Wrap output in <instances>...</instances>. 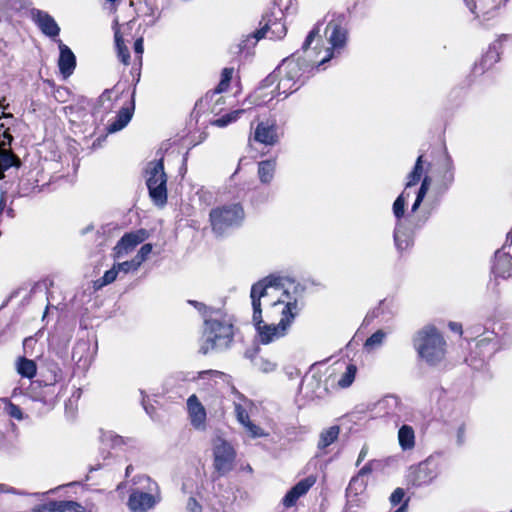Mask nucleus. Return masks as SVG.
Returning <instances> with one entry per match:
<instances>
[{
	"mask_svg": "<svg viewBox=\"0 0 512 512\" xmlns=\"http://www.w3.org/2000/svg\"><path fill=\"white\" fill-rule=\"evenodd\" d=\"M321 25L320 22L315 24L306 36L300 51L282 61L277 67L279 75L291 78L296 84L302 86L311 72L320 66L316 57L318 55V43L322 41L320 36Z\"/></svg>",
	"mask_w": 512,
	"mask_h": 512,
	"instance_id": "nucleus-1",
	"label": "nucleus"
},
{
	"mask_svg": "<svg viewBox=\"0 0 512 512\" xmlns=\"http://www.w3.org/2000/svg\"><path fill=\"white\" fill-rule=\"evenodd\" d=\"M302 309L296 298L291 297L288 291H284L282 297L271 303L267 313H280L278 324H266L264 321L254 325L259 336L260 343L266 345L287 335L292 323Z\"/></svg>",
	"mask_w": 512,
	"mask_h": 512,
	"instance_id": "nucleus-2",
	"label": "nucleus"
},
{
	"mask_svg": "<svg viewBox=\"0 0 512 512\" xmlns=\"http://www.w3.org/2000/svg\"><path fill=\"white\" fill-rule=\"evenodd\" d=\"M127 506L131 512H148L160 501L158 484L147 475H137L132 479Z\"/></svg>",
	"mask_w": 512,
	"mask_h": 512,
	"instance_id": "nucleus-3",
	"label": "nucleus"
},
{
	"mask_svg": "<svg viewBox=\"0 0 512 512\" xmlns=\"http://www.w3.org/2000/svg\"><path fill=\"white\" fill-rule=\"evenodd\" d=\"M234 337V327L230 320L205 319L201 338L200 353L223 351L230 347Z\"/></svg>",
	"mask_w": 512,
	"mask_h": 512,
	"instance_id": "nucleus-4",
	"label": "nucleus"
},
{
	"mask_svg": "<svg viewBox=\"0 0 512 512\" xmlns=\"http://www.w3.org/2000/svg\"><path fill=\"white\" fill-rule=\"evenodd\" d=\"M420 334L418 354L429 365H439L446 355V341L438 330L431 325L425 326Z\"/></svg>",
	"mask_w": 512,
	"mask_h": 512,
	"instance_id": "nucleus-5",
	"label": "nucleus"
},
{
	"mask_svg": "<svg viewBox=\"0 0 512 512\" xmlns=\"http://www.w3.org/2000/svg\"><path fill=\"white\" fill-rule=\"evenodd\" d=\"M146 186L152 202L159 207L167 203V174L163 158L150 161L145 168Z\"/></svg>",
	"mask_w": 512,
	"mask_h": 512,
	"instance_id": "nucleus-6",
	"label": "nucleus"
},
{
	"mask_svg": "<svg viewBox=\"0 0 512 512\" xmlns=\"http://www.w3.org/2000/svg\"><path fill=\"white\" fill-rule=\"evenodd\" d=\"M512 346V327L501 324L498 331H484L477 341L476 347L482 359L491 358L501 350Z\"/></svg>",
	"mask_w": 512,
	"mask_h": 512,
	"instance_id": "nucleus-7",
	"label": "nucleus"
},
{
	"mask_svg": "<svg viewBox=\"0 0 512 512\" xmlns=\"http://www.w3.org/2000/svg\"><path fill=\"white\" fill-rule=\"evenodd\" d=\"M325 34L331 47L325 49V56L319 60L318 65L325 64L334 57L335 52L340 53L345 47L348 39L346 16L333 14L326 26Z\"/></svg>",
	"mask_w": 512,
	"mask_h": 512,
	"instance_id": "nucleus-8",
	"label": "nucleus"
},
{
	"mask_svg": "<svg viewBox=\"0 0 512 512\" xmlns=\"http://www.w3.org/2000/svg\"><path fill=\"white\" fill-rule=\"evenodd\" d=\"M283 17V9L279 4L274 2L273 8L263 14L259 23L260 29L252 33L250 37L255 39V42L262 38H269L271 40L284 38L287 33V27L282 21Z\"/></svg>",
	"mask_w": 512,
	"mask_h": 512,
	"instance_id": "nucleus-9",
	"label": "nucleus"
},
{
	"mask_svg": "<svg viewBox=\"0 0 512 512\" xmlns=\"http://www.w3.org/2000/svg\"><path fill=\"white\" fill-rule=\"evenodd\" d=\"M405 191H403L393 203V214L397 219L394 230V242L397 250L403 253L410 250L414 245V227L407 226V219L402 220L405 212Z\"/></svg>",
	"mask_w": 512,
	"mask_h": 512,
	"instance_id": "nucleus-10",
	"label": "nucleus"
},
{
	"mask_svg": "<svg viewBox=\"0 0 512 512\" xmlns=\"http://www.w3.org/2000/svg\"><path fill=\"white\" fill-rule=\"evenodd\" d=\"M212 230L223 235L228 229L238 227L244 219V210L240 204L224 205L214 208L209 214Z\"/></svg>",
	"mask_w": 512,
	"mask_h": 512,
	"instance_id": "nucleus-11",
	"label": "nucleus"
},
{
	"mask_svg": "<svg viewBox=\"0 0 512 512\" xmlns=\"http://www.w3.org/2000/svg\"><path fill=\"white\" fill-rule=\"evenodd\" d=\"M434 175L435 169L433 165L427 163L423 156H418V181L422 180L421 186L418 189V209L426 196L434 205L438 201L441 192L437 186L432 185Z\"/></svg>",
	"mask_w": 512,
	"mask_h": 512,
	"instance_id": "nucleus-12",
	"label": "nucleus"
},
{
	"mask_svg": "<svg viewBox=\"0 0 512 512\" xmlns=\"http://www.w3.org/2000/svg\"><path fill=\"white\" fill-rule=\"evenodd\" d=\"M463 1L470 12L475 15V18L483 24L485 21L494 18L497 14V10L505 6L508 0H480L479 6L474 0Z\"/></svg>",
	"mask_w": 512,
	"mask_h": 512,
	"instance_id": "nucleus-13",
	"label": "nucleus"
},
{
	"mask_svg": "<svg viewBox=\"0 0 512 512\" xmlns=\"http://www.w3.org/2000/svg\"><path fill=\"white\" fill-rule=\"evenodd\" d=\"M149 236L145 229H139L129 233H125L117 242L113 249V256L115 259H122L135 249V247L144 242Z\"/></svg>",
	"mask_w": 512,
	"mask_h": 512,
	"instance_id": "nucleus-14",
	"label": "nucleus"
},
{
	"mask_svg": "<svg viewBox=\"0 0 512 512\" xmlns=\"http://www.w3.org/2000/svg\"><path fill=\"white\" fill-rule=\"evenodd\" d=\"M235 452L233 447L224 440L219 442L214 447V467L220 474H226L233 467Z\"/></svg>",
	"mask_w": 512,
	"mask_h": 512,
	"instance_id": "nucleus-15",
	"label": "nucleus"
},
{
	"mask_svg": "<svg viewBox=\"0 0 512 512\" xmlns=\"http://www.w3.org/2000/svg\"><path fill=\"white\" fill-rule=\"evenodd\" d=\"M2 118L13 119V117L9 115H3L0 117V120ZM2 122L3 121H0V143H9L11 137L7 133L8 125ZM20 165V159L13 152H0V180L4 178L5 171L12 167L19 168Z\"/></svg>",
	"mask_w": 512,
	"mask_h": 512,
	"instance_id": "nucleus-16",
	"label": "nucleus"
},
{
	"mask_svg": "<svg viewBox=\"0 0 512 512\" xmlns=\"http://www.w3.org/2000/svg\"><path fill=\"white\" fill-rule=\"evenodd\" d=\"M491 273L495 278L504 280L512 278V256L506 251L505 247L498 249L494 253L491 264Z\"/></svg>",
	"mask_w": 512,
	"mask_h": 512,
	"instance_id": "nucleus-17",
	"label": "nucleus"
},
{
	"mask_svg": "<svg viewBox=\"0 0 512 512\" xmlns=\"http://www.w3.org/2000/svg\"><path fill=\"white\" fill-rule=\"evenodd\" d=\"M31 18L45 36L52 39L59 36L60 27L48 12L33 8Z\"/></svg>",
	"mask_w": 512,
	"mask_h": 512,
	"instance_id": "nucleus-18",
	"label": "nucleus"
},
{
	"mask_svg": "<svg viewBox=\"0 0 512 512\" xmlns=\"http://www.w3.org/2000/svg\"><path fill=\"white\" fill-rule=\"evenodd\" d=\"M509 37L510 36L507 34H502L496 42L489 46L487 52L482 56L479 62L475 63L473 67V73L475 75L483 74L500 60L499 45L501 41L507 40Z\"/></svg>",
	"mask_w": 512,
	"mask_h": 512,
	"instance_id": "nucleus-19",
	"label": "nucleus"
},
{
	"mask_svg": "<svg viewBox=\"0 0 512 512\" xmlns=\"http://www.w3.org/2000/svg\"><path fill=\"white\" fill-rule=\"evenodd\" d=\"M440 469V456L431 455L418 464V485L428 484L435 479Z\"/></svg>",
	"mask_w": 512,
	"mask_h": 512,
	"instance_id": "nucleus-20",
	"label": "nucleus"
},
{
	"mask_svg": "<svg viewBox=\"0 0 512 512\" xmlns=\"http://www.w3.org/2000/svg\"><path fill=\"white\" fill-rule=\"evenodd\" d=\"M315 482L316 477L312 475L300 480L286 493L282 500L283 505L288 508L294 506L297 500L305 495Z\"/></svg>",
	"mask_w": 512,
	"mask_h": 512,
	"instance_id": "nucleus-21",
	"label": "nucleus"
},
{
	"mask_svg": "<svg viewBox=\"0 0 512 512\" xmlns=\"http://www.w3.org/2000/svg\"><path fill=\"white\" fill-rule=\"evenodd\" d=\"M468 412L466 409L458 408L453 411V415L447 419V423L455 429L456 445L462 446L466 440V422Z\"/></svg>",
	"mask_w": 512,
	"mask_h": 512,
	"instance_id": "nucleus-22",
	"label": "nucleus"
},
{
	"mask_svg": "<svg viewBox=\"0 0 512 512\" xmlns=\"http://www.w3.org/2000/svg\"><path fill=\"white\" fill-rule=\"evenodd\" d=\"M376 410L382 416L395 418V423H398L402 411L400 399L395 395H387L377 402Z\"/></svg>",
	"mask_w": 512,
	"mask_h": 512,
	"instance_id": "nucleus-23",
	"label": "nucleus"
},
{
	"mask_svg": "<svg viewBox=\"0 0 512 512\" xmlns=\"http://www.w3.org/2000/svg\"><path fill=\"white\" fill-rule=\"evenodd\" d=\"M60 50L58 59V67L64 79L69 78L76 67V57L72 50L65 45L60 39L57 40Z\"/></svg>",
	"mask_w": 512,
	"mask_h": 512,
	"instance_id": "nucleus-24",
	"label": "nucleus"
},
{
	"mask_svg": "<svg viewBox=\"0 0 512 512\" xmlns=\"http://www.w3.org/2000/svg\"><path fill=\"white\" fill-rule=\"evenodd\" d=\"M34 512H84V507L76 501H50L48 503L39 504Z\"/></svg>",
	"mask_w": 512,
	"mask_h": 512,
	"instance_id": "nucleus-25",
	"label": "nucleus"
},
{
	"mask_svg": "<svg viewBox=\"0 0 512 512\" xmlns=\"http://www.w3.org/2000/svg\"><path fill=\"white\" fill-rule=\"evenodd\" d=\"M187 409L191 425L197 429L204 428L206 410L195 394L187 399Z\"/></svg>",
	"mask_w": 512,
	"mask_h": 512,
	"instance_id": "nucleus-26",
	"label": "nucleus"
},
{
	"mask_svg": "<svg viewBox=\"0 0 512 512\" xmlns=\"http://www.w3.org/2000/svg\"><path fill=\"white\" fill-rule=\"evenodd\" d=\"M254 140L268 146L275 145L279 140L276 124L269 122L258 123L254 132Z\"/></svg>",
	"mask_w": 512,
	"mask_h": 512,
	"instance_id": "nucleus-27",
	"label": "nucleus"
},
{
	"mask_svg": "<svg viewBox=\"0 0 512 512\" xmlns=\"http://www.w3.org/2000/svg\"><path fill=\"white\" fill-rule=\"evenodd\" d=\"M29 394L33 400L48 404L54 398L55 384L45 383L44 386H42L40 381H33L29 389Z\"/></svg>",
	"mask_w": 512,
	"mask_h": 512,
	"instance_id": "nucleus-28",
	"label": "nucleus"
},
{
	"mask_svg": "<svg viewBox=\"0 0 512 512\" xmlns=\"http://www.w3.org/2000/svg\"><path fill=\"white\" fill-rule=\"evenodd\" d=\"M134 94L135 91L132 93L130 104L128 106L122 107L117 113L115 120L109 124L107 128L108 132H118L130 122L135 109Z\"/></svg>",
	"mask_w": 512,
	"mask_h": 512,
	"instance_id": "nucleus-29",
	"label": "nucleus"
},
{
	"mask_svg": "<svg viewBox=\"0 0 512 512\" xmlns=\"http://www.w3.org/2000/svg\"><path fill=\"white\" fill-rule=\"evenodd\" d=\"M32 5L31 0H0V21H9L13 15Z\"/></svg>",
	"mask_w": 512,
	"mask_h": 512,
	"instance_id": "nucleus-30",
	"label": "nucleus"
},
{
	"mask_svg": "<svg viewBox=\"0 0 512 512\" xmlns=\"http://www.w3.org/2000/svg\"><path fill=\"white\" fill-rule=\"evenodd\" d=\"M282 278L275 275H269L258 282L254 283L251 287V294L258 295L262 299L267 296L268 288H278L281 285Z\"/></svg>",
	"mask_w": 512,
	"mask_h": 512,
	"instance_id": "nucleus-31",
	"label": "nucleus"
},
{
	"mask_svg": "<svg viewBox=\"0 0 512 512\" xmlns=\"http://www.w3.org/2000/svg\"><path fill=\"white\" fill-rule=\"evenodd\" d=\"M302 385L310 398H322L327 393V387L322 384L320 377L316 375L306 378Z\"/></svg>",
	"mask_w": 512,
	"mask_h": 512,
	"instance_id": "nucleus-32",
	"label": "nucleus"
},
{
	"mask_svg": "<svg viewBox=\"0 0 512 512\" xmlns=\"http://www.w3.org/2000/svg\"><path fill=\"white\" fill-rule=\"evenodd\" d=\"M276 160H263L258 163V177L261 183L269 184L274 178Z\"/></svg>",
	"mask_w": 512,
	"mask_h": 512,
	"instance_id": "nucleus-33",
	"label": "nucleus"
},
{
	"mask_svg": "<svg viewBox=\"0 0 512 512\" xmlns=\"http://www.w3.org/2000/svg\"><path fill=\"white\" fill-rule=\"evenodd\" d=\"M5 97H2L0 99V117H2L3 115H9V116H12L13 119H10L9 118H2L0 121H5L4 123L6 125H8V129H7V133L8 135L11 137V140L9 143H0V152H12L10 149H7V147H9L13 141V136H12V133H11V130H12V127L15 125L17 119L14 117V115L12 113H9V112H6V110L8 109L9 107V104H4L5 102Z\"/></svg>",
	"mask_w": 512,
	"mask_h": 512,
	"instance_id": "nucleus-34",
	"label": "nucleus"
},
{
	"mask_svg": "<svg viewBox=\"0 0 512 512\" xmlns=\"http://www.w3.org/2000/svg\"><path fill=\"white\" fill-rule=\"evenodd\" d=\"M300 87L301 86L296 84V82H294V80L291 78L279 75L276 86V96L283 95V99H285L288 97V95L296 92Z\"/></svg>",
	"mask_w": 512,
	"mask_h": 512,
	"instance_id": "nucleus-35",
	"label": "nucleus"
},
{
	"mask_svg": "<svg viewBox=\"0 0 512 512\" xmlns=\"http://www.w3.org/2000/svg\"><path fill=\"white\" fill-rule=\"evenodd\" d=\"M340 428L337 425L331 426L321 431L317 447L319 450H324L333 444L339 437Z\"/></svg>",
	"mask_w": 512,
	"mask_h": 512,
	"instance_id": "nucleus-36",
	"label": "nucleus"
},
{
	"mask_svg": "<svg viewBox=\"0 0 512 512\" xmlns=\"http://www.w3.org/2000/svg\"><path fill=\"white\" fill-rule=\"evenodd\" d=\"M386 314L391 315V301H387L386 299L381 300L377 307L372 309L364 318L363 323L369 325L374 319L379 317H384Z\"/></svg>",
	"mask_w": 512,
	"mask_h": 512,
	"instance_id": "nucleus-37",
	"label": "nucleus"
},
{
	"mask_svg": "<svg viewBox=\"0 0 512 512\" xmlns=\"http://www.w3.org/2000/svg\"><path fill=\"white\" fill-rule=\"evenodd\" d=\"M400 447L405 451L412 449L415 444V434L411 426L403 425L398 431Z\"/></svg>",
	"mask_w": 512,
	"mask_h": 512,
	"instance_id": "nucleus-38",
	"label": "nucleus"
},
{
	"mask_svg": "<svg viewBox=\"0 0 512 512\" xmlns=\"http://www.w3.org/2000/svg\"><path fill=\"white\" fill-rule=\"evenodd\" d=\"M36 364L33 360L27 359L25 357L19 358L17 362V372L26 378H33L36 375Z\"/></svg>",
	"mask_w": 512,
	"mask_h": 512,
	"instance_id": "nucleus-39",
	"label": "nucleus"
},
{
	"mask_svg": "<svg viewBox=\"0 0 512 512\" xmlns=\"http://www.w3.org/2000/svg\"><path fill=\"white\" fill-rule=\"evenodd\" d=\"M387 333L379 329L368 337L364 343V348L367 351L375 350L384 344Z\"/></svg>",
	"mask_w": 512,
	"mask_h": 512,
	"instance_id": "nucleus-40",
	"label": "nucleus"
},
{
	"mask_svg": "<svg viewBox=\"0 0 512 512\" xmlns=\"http://www.w3.org/2000/svg\"><path fill=\"white\" fill-rule=\"evenodd\" d=\"M115 47L117 56L124 65H128L130 61L129 49L118 31L115 32Z\"/></svg>",
	"mask_w": 512,
	"mask_h": 512,
	"instance_id": "nucleus-41",
	"label": "nucleus"
},
{
	"mask_svg": "<svg viewBox=\"0 0 512 512\" xmlns=\"http://www.w3.org/2000/svg\"><path fill=\"white\" fill-rule=\"evenodd\" d=\"M367 483L364 479L358 475L351 478L348 487L346 488V495H354L362 493L366 489Z\"/></svg>",
	"mask_w": 512,
	"mask_h": 512,
	"instance_id": "nucleus-42",
	"label": "nucleus"
},
{
	"mask_svg": "<svg viewBox=\"0 0 512 512\" xmlns=\"http://www.w3.org/2000/svg\"><path fill=\"white\" fill-rule=\"evenodd\" d=\"M357 367L354 364L346 366V371L339 378L337 384L340 388H348L355 380Z\"/></svg>",
	"mask_w": 512,
	"mask_h": 512,
	"instance_id": "nucleus-43",
	"label": "nucleus"
},
{
	"mask_svg": "<svg viewBox=\"0 0 512 512\" xmlns=\"http://www.w3.org/2000/svg\"><path fill=\"white\" fill-rule=\"evenodd\" d=\"M245 111H246V109L234 110V111L227 113V114L221 116L220 118L214 120L212 122V124L217 127H225V126L229 125L230 123L237 121L239 119L240 115L243 114Z\"/></svg>",
	"mask_w": 512,
	"mask_h": 512,
	"instance_id": "nucleus-44",
	"label": "nucleus"
},
{
	"mask_svg": "<svg viewBox=\"0 0 512 512\" xmlns=\"http://www.w3.org/2000/svg\"><path fill=\"white\" fill-rule=\"evenodd\" d=\"M101 441L103 444L109 445L112 448H117L126 444L123 437L116 435L111 431L102 432Z\"/></svg>",
	"mask_w": 512,
	"mask_h": 512,
	"instance_id": "nucleus-45",
	"label": "nucleus"
},
{
	"mask_svg": "<svg viewBox=\"0 0 512 512\" xmlns=\"http://www.w3.org/2000/svg\"><path fill=\"white\" fill-rule=\"evenodd\" d=\"M227 375L221 371H218V370H204V371H199L197 373V376H193L191 379L192 380H196V379H207V380H211V381H214L215 383H217L218 380H222V381H225Z\"/></svg>",
	"mask_w": 512,
	"mask_h": 512,
	"instance_id": "nucleus-46",
	"label": "nucleus"
},
{
	"mask_svg": "<svg viewBox=\"0 0 512 512\" xmlns=\"http://www.w3.org/2000/svg\"><path fill=\"white\" fill-rule=\"evenodd\" d=\"M118 274L119 273L115 265H113V267L107 270L101 278L94 282L95 289H101L102 287L113 283L116 280Z\"/></svg>",
	"mask_w": 512,
	"mask_h": 512,
	"instance_id": "nucleus-47",
	"label": "nucleus"
},
{
	"mask_svg": "<svg viewBox=\"0 0 512 512\" xmlns=\"http://www.w3.org/2000/svg\"><path fill=\"white\" fill-rule=\"evenodd\" d=\"M112 94L113 89H105L102 94L99 96L97 104L99 109H103L104 113H108L112 110Z\"/></svg>",
	"mask_w": 512,
	"mask_h": 512,
	"instance_id": "nucleus-48",
	"label": "nucleus"
},
{
	"mask_svg": "<svg viewBox=\"0 0 512 512\" xmlns=\"http://www.w3.org/2000/svg\"><path fill=\"white\" fill-rule=\"evenodd\" d=\"M233 73L234 69L230 67H226L222 70L221 80L215 89V93H222L228 89Z\"/></svg>",
	"mask_w": 512,
	"mask_h": 512,
	"instance_id": "nucleus-49",
	"label": "nucleus"
},
{
	"mask_svg": "<svg viewBox=\"0 0 512 512\" xmlns=\"http://www.w3.org/2000/svg\"><path fill=\"white\" fill-rule=\"evenodd\" d=\"M251 304L253 309L252 321L254 325H259L262 323V308H261V299L258 298V295H254L250 293Z\"/></svg>",
	"mask_w": 512,
	"mask_h": 512,
	"instance_id": "nucleus-50",
	"label": "nucleus"
},
{
	"mask_svg": "<svg viewBox=\"0 0 512 512\" xmlns=\"http://www.w3.org/2000/svg\"><path fill=\"white\" fill-rule=\"evenodd\" d=\"M10 425L11 423L7 419L0 420V451H8L10 448V442L5 434Z\"/></svg>",
	"mask_w": 512,
	"mask_h": 512,
	"instance_id": "nucleus-51",
	"label": "nucleus"
},
{
	"mask_svg": "<svg viewBox=\"0 0 512 512\" xmlns=\"http://www.w3.org/2000/svg\"><path fill=\"white\" fill-rule=\"evenodd\" d=\"M118 273H130L135 272L139 269L140 265L139 262L136 261L134 258L129 261H124L121 263L114 264Z\"/></svg>",
	"mask_w": 512,
	"mask_h": 512,
	"instance_id": "nucleus-52",
	"label": "nucleus"
},
{
	"mask_svg": "<svg viewBox=\"0 0 512 512\" xmlns=\"http://www.w3.org/2000/svg\"><path fill=\"white\" fill-rule=\"evenodd\" d=\"M89 350L88 341L81 340L76 343L72 350V358L77 362H80L83 358L84 352Z\"/></svg>",
	"mask_w": 512,
	"mask_h": 512,
	"instance_id": "nucleus-53",
	"label": "nucleus"
},
{
	"mask_svg": "<svg viewBox=\"0 0 512 512\" xmlns=\"http://www.w3.org/2000/svg\"><path fill=\"white\" fill-rule=\"evenodd\" d=\"M254 366L259 369L262 372L268 373L271 371H274L276 368V364L264 359V358H257L254 359Z\"/></svg>",
	"mask_w": 512,
	"mask_h": 512,
	"instance_id": "nucleus-54",
	"label": "nucleus"
},
{
	"mask_svg": "<svg viewBox=\"0 0 512 512\" xmlns=\"http://www.w3.org/2000/svg\"><path fill=\"white\" fill-rule=\"evenodd\" d=\"M53 97L59 103H65L70 97V91L66 87H56L53 90Z\"/></svg>",
	"mask_w": 512,
	"mask_h": 512,
	"instance_id": "nucleus-55",
	"label": "nucleus"
},
{
	"mask_svg": "<svg viewBox=\"0 0 512 512\" xmlns=\"http://www.w3.org/2000/svg\"><path fill=\"white\" fill-rule=\"evenodd\" d=\"M234 411L237 417V420L243 425L244 423L248 422L249 414L245 407L242 406L241 403H234Z\"/></svg>",
	"mask_w": 512,
	"mask_h": 512,
	"instance_id": "nucleus-56",
	"label": "nucleus"
},
{
	"mask_svg": "<svg viewBox=\"0 0 512 512\" xmlns=\"http://www.w3.org/2000/svg\"><path fill=\"white\" fill-rule=\"evenodd\" d=\"M151 251H152V244L146 243V244L142 245L140 250L135 255L134 259L136 261H138L139 265L141 266V264L147 259V257L151 253Z\"/></svg>",
	"mask_w": 512,
	"mask_h": 512,
	"instance_id": "nucleus-57",
	"label": "nucleus"
},
{
	"mask_svg": "<svg viewBox=\"0 0 512 512\" xmlns=\"http://www.w3.org/2000/svg\"><path fill=\"white\" fill-rule=\"evenodd\" d=\"M405 491L403 488H396L393 493L391 494L389 501L391 505L397 506L399 504H402L405 500Z\"/></svg>",
	"mask_w": 512,
	"mask_h": 512,
	"instance_id": "nucleus-58",
	"label": "nucleus"
},
{
	"mask_svg": "<svg viewBox=\"0 0 512 512\" xmlns=\"http://www.w3.org/2000/svg\"><path fill=\"white\" fill-rule=\"evenodd\" d=\"M379 465L380 462L378 460H370L358 471L357 475L363 478L364 476L370 474Z\"/></svg>",
	"mask_w": 512,
	"mask_h": 512,
	"instance_id": "nucleus-59",
	"label": "nucleus"
},
{
	"mask_svg": "<svg viewBox=\"0 0 512 512\" xmlns=\"http://www.w3.org/2000/svg\"><path fill=\"white\" fill-rule=\"evenodd\" d=\"M278 77H279V74L277 73V68H276L272 73H270L265 79L262 80L261 87L268 88V87L272 86L275 82L278 81Z\"/></svg>",
	"mask_w": 512,
	"mask_h": 512,
	"instance_id": "nucleus-60",
	"label": "nucleus"
},
{
	"mask_svg": "<svg viewBox=\"0 0 512 512\" xmlns=\"http://www.w3.org/2000/svg\"><path fill=\"white\" fill-rule=\"evenodd\" d=\"M243 425L249 430L253 437L263 436L262 429L259 426L255 425L254 423H252L250 419Z\"/></svg>",
	"mask_w": 512,
	"mask_h": 512,
	"instance_id": "nucleus-61",
	"label": "nucleus"
},
{
	"mask_svg": "<svg viewBox=\"0 0 512 512\" xmlns=\"http://www.w3.org/2000/svg\"><path fill=\"white\" fill-rule=\"evenodd\" d=\"M187 512H202V506L195 497H190L186 506Z\"/></svg>",
	"mask_w": 512,
	"mask_h": 512,
	"instance_id": "nucleus-62",
	"label": "nucleus"
},
{
	"mask_svg": "<svg viewBox=\"0 0 512 512\" xmlns=\"http://www.w3.org/2000/svg\"><path fill=\"white\" fill-rule=\"evenodd\" d=\"M8 414L18 420L23 419V413L19 406L10 403L8 406Z\"/></svg>",
	"mask_w": 512,
	"mask_h": 512,
	"instance_id": "nucleus-63",
	"label": "nucleus"
},
{
	"mask_svg": "<svg viewBox=\"0 0 512 512\" xmlns=\"http://www.w3.org/2000/svg\"><path fill=\"white\" fill-rule=\"evenodd\" d=\"M188 303L197 309L203 316L210 310L204 303L195 300H188Z\"/></svg>",
	"mask_w": 512,
	"mask_h": 512,
	"instance_id": "nucleus-64",
	"label": "nucleus"
}]
</instances>
